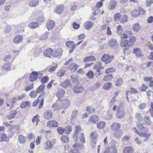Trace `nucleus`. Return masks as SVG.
Returning a JSON list of instances; mask_svg holds the SVG:
<instances>
[{"mask_svg": "<svg viewBox=\"0 0 153 153\" xmlns=\"http://www.w3.org/2000/svg\"><path fill=\"white\" fill-rule=\"evenodd\" d=\"M81 128L79 126H76L75 133L73 135V138L78 142L79 139V141L82 143H84L85 142V137L83 133H81Z\"/></svg>", "mask_w": 153, "mask_h": 153, "instance_id": "1", "label": "nucleus"}, {"mask_svg": "<svg viewBox=\"0 0 153 153\" xmlns=\"http://www.w3.org/2000/svg\"><path fill=\"white\" fill-rule=\"evenodd\" d=\"M114 59L113 55L110 56L107 54H104L101 57V60L105 62V64L110 63Z\"/></svg>", "mask_w": 153, "mask_h": 153, "instance_id": "2", "label": "nucleus"}, {"mask_svg": "<svg viewBox=\"0 0 153 153\" xmlns=\"http://www.w3.org/2000/svg\"><path fill=\"white\" fill-rule=\"evenodd\" d=\"M73 147L74 150H71L69 153H79L78 150L83 149L84 146L82 144L76 143L73 145Z\"/></svg>", "mask_w": 153, "mask_h": 153, "instance_id": "3", "label": "nucleus"}, {"mask_svg": "<svg viewBox=\"0 0 153 153\" xmlns=\"http://www.w3.org/2000/svg\"><path fill=\"white\" fill-rule=\"evenodd\" d=\"M108 44L111 47L114 49L117 48L119 46L117 41L113 38H111L108 40Z\"/></svg>", "mask_w": 153, "mask_h": 153, "instance_id": "4", "label": "nucleus"}, {"mask_svg": "<svg viewBox=\"0 0 153 153\" xmlns=\"http://www.w3.org/2000/svg\"><path fill=\"white\" fill-rule=\"evenodd\" d=\"M90 137L92 140L91 141V146L93 147L96 144V139L98 137V134L96 131H94L91 133Z\"/></svg>", "mask_w": 153, "mask_h": 153, "instance_id": "5", "label": "nucleus"}, {"mask_svg": "<svg viewBox=\"0 0 153 153\" xmlns=\"http://www.w3.org/2000/svg\"><path fill=\"white\" fill-rule=\"evenodd\" d=\"M132 130L134 131L135 132L138 134L140 135L141 136L145 137L146 139L143 140L144 141H145L146 140L149 139V137L151 135V134L150 133L147 134L146 133H143L142 132H139L136 127L133 128Z\"/></svg>", "mask_w": 153, "mask_h": 153, "instance_id": "6", "label": "nucleus"}, {"mask_svg": "<svg viewBox=\"0 0 153 153\" xmlns=\"http://www.w3.org/2000/svg\"><path fill=\"white\" fill-rule=\"evenodd\" d=\"M74 43L73 41H68L66 43V45L67 47L69 48H71V49L69 51L70 53H72L76 47V44H74Z\"/></svg>", "mask_w": 153, "mask_h": 153, "instance_id": "7", "label": "nucleus"}, {"mask_svg": "<svg viewBox=\"0 0 153 153\" xmlns=\"http://www.w3.org/2000/svg\"><path fill=\"white\" fill-rule=\"evenodd\" d=\"M125 114L126 112L123 110L118 109L116 111V115L118 119H120L124 117Z\"/></svg>", "mask_w": 153, "mask_h": 153, "instance_id": "8", "label": "nucleus"}, {"mask_svg": "<svg viewBox=\"0 0 153 153\" xmlns=\"http://www.w3.org/2000/svg\"><path fill=\"white\" fill-rule=\"evenodd\" d=\"M55 23L54 21L49 20L48 21L46 24V27L48 30H52L54 27Z\"/></svg>", "mask_w": 153, "mask_h": 153, "instance_id": "9", "label": "nucleus"}, {"mask_svg": "<svg viewBox=\"0 0 153 153\" xmlns=\"http://www.w3.org/2000/svg\"><path fill=\"white\" fill-rule=\"evenodd\" d=\"M53 53V51L51 48H48L43 53V56L51 58L52 56Z\"/></svg>", "mask_w": 153, "mask_h": 153, "instance_id": "10", "label": "nucleus"}, {"mask_svg": "<svg viewBox=\"0 0 153 153\" xmlns=\"http://www.w3.org/2000/svg\"><path fill=\"white\" fill-rule=\"evenodd\" d=\"M52 117V112L49 110H47L44 113V117L45 119L49 120L51 119Z\"/></svg>", "mask_w": 153, "mask_h": 153, "instance_id": "11", "label": "nucleus"}, {"mask_svg": "<svg viewBox=\"0 0 153 153\" xmlns=\"http://www.w3.org/2000/svg\"><path fill=\"white\" fill-rule=\"evenodd\" d=\"M37 72L33 71L30 74L29 76V79L31 82H33L36 80L37 78Z\"/></svg>", "mask_w": 153, "mask_h": 153, "instance_id": "12", "label": "nucleus"}, {"mask_svg": "<svg viewBox=\"0 0 153 153\" xmlns=\"http://www.w3.org/2000/svg\"><path fill=\"white\" fill-rule=\"evenodd\" d=\"M23 39V37L22 36H17L14 38L13 42L15 44H18L22 41Z\"/></svg>", "mask_w": 153, "mask_h": 153, "instance_id": "13", "label": "nucleus"}, {"mask_svg": "<svg viewBox=\"0 0 153 153\" xmlns=\"http://www.w3.org/2000/svg\"><path fill=\"white\" fill-rule=\"evenodd\" d=\"M84 90V88L82 86H75L73 88L74 92L77 94L80 93Z\"/></svg>", "mask_w": 153, "mask_h": 153, "instance_id": "14", "label": "nucleus"}, {"mask_svg": "<svg viewBox=\"0 0 153 153\" xmlns=\"http://www.w3.org/2000/svg\"><path fill=\"white\" fill-rule=\"evenodd\" d=\"M70 102L69 100L65 99L62 101L61 104V108L64 109H66L69 105Z\"/></svg>", "mask_w": 153, "mask_h": 153, "instance_id": "15", "label": "nucleus"}, {"mask_svg": "<svg viewBox=\"0 0 153 153\" xmlns=\"http://www.w3.org/2000/svg\"><path fill=\"white\" fill-rule=\"evenodd\" d=\"M133 53H134L137 57H141L143 56L139 48H133Z\"/></svg>", "mask_w": 153, "mask_h": 153, "instance_id": "16", "label": "nucleus"}, {"mask_svg": "<svg viewBox=\"0 0 153 153\" xmlns=\"http://www.w3.org/2000/svg\"><path fill=\"white\" fill-rule=\"evenodd\" d=\"M99 120L98 117L97 115H93L89 120V122L91 123L96 124Z\"/></svg>", "mask_w": 153, "mask_h": 153, "instance_id": "17", "label": "nucleus"}, {"mask_svg": "<svg viewBox=\"0 0 153 153\" xmlns=\"http://www.w3.org/2000/svg\"><path fill=\"white\" fill-rule=\"evenodd\" d=\"M62 50L61 49H57L53 52L52 56L54 57H57L59 56H61L62 53Z\"/></svg>", "mask_w": 153, "mask_h": 153, "instance_id": "18", "label": "nucleus"}, {"mask_svg": "<svg viewBox=\"0 0 153 153\" xmlns=\"http://www.w3.org/2000/svg\"><path fill=\"white\" fill-rule=\"evenodd\" d=\"M3 71H9L10 70V65L9 63L4 64L1 68Z\"/></svg>", "mask_w": 153, "mask_h": 153, "instance_id": "19", "label": "nucleus"}, {"mask_svg": "<svg viewBox=\"0 0 153 153\" xmlns=\"http://www.w3.org/2000/svg\"><path fill=\"white\" fill-rule=\"evenodd\" d=\"M47 126L49 127H56L58 126V123L55 120L49 121L47 123Z\"/></svg>", "mask_w": 153, "mask_h": 153, "instance_id": "20", "label": "nucleus"}, {"mask_svg": "<svg viewBox=\"0 0 153 153\" xmlns=\"http://www.w3.org/2000/svg\"><path fill=\"white\" fill-rule=\"evenodd\" d=\"M78 67V65L75 63L71 64L68 66V69L73 71H75Z\"/></svg>", "mask_w": 153, "mask_h": 153, "instance_id": "21", "label": "nucleus"}, {"mask_svg": "<svg viewBox=\"0 0 153 153\" xmlns=\"http://www.w3.org/2000/svg\"><path fill=\"white\" fill-rule=\"evenodd\" d=\"M143 10H133L131 11V14L134 17H137L141 13L143 12Z\"/></svg>", "mask_w": 153, "mask_h": 153, "instance_id": "22", "label": "nucleus"}, {"mask_svg": "<svg viewBox=\"0 0 153 153\" xmlns=\"http://www.w3.org/2000/svg\"><path fill=\"white\" fill-rule=\"evenodd\" d=\"M93 23L92 22L88 21L86 22L84 24V27L87 30H90L92 27Z\"/></svg>", "mask_w": 153, "mask_h": 153, "instance_id": "23", "label": "nucleus"}, {"mask_svg": "<svg viewBox=\"0 0 153 153\" xmlns=\"http://www.w3.org/2000/svg\"><path fill=\"white\" fill-rule=\"evenodd\" d=\"M134 150L133 148L131 146H127L124 149L123 153H133Z\"/></svg>", "mask_w": 153, "mask_h": 153, "instance_id": "24", "label": "nucleus"}, {"mask_svg": "<svg viewBox=\"0 0 153 153\" xmlns=\"http://www.w3.org/2000/svg\"><path fill=\"white\" fill-rule=\"evenodd\" d=\"M17 111L15 110H11L9 115L7 117L8 120H10L13 119L17 114Z\"/></svg>", "mask_w": 153, "mask_h": 153, "instance_id": "25", "label": "nucleus"}, {"mask_svg": "<svg viewBox=\"0 0 153 153\" xmlns=\"http://www.w3.org/2000/svg\"><path fill=\"white\" fill-rule=\"evenodd\" d=\"M141 28V26L138 23H136L132 25L133 30L136 32H138Z\"/></svg>", "mask_w": 153, "mask_h": 153, "instance_id": "26", "label": "nucleus"}, {"mask_svg": "<svg viewBox=\"0 0 153 153\" xmlns=\"http://www.w3.org/2000/svg\"><path fill=\"white\" fill-rule=\"evenodd\" d=\"M144 124L146 126H149L151 125V121L149 117L147 116H145L143 118Z\"/></svg>", "mask_w": 153, "mask_h": 153, "instance_id": "27", "label": "nucleus"}, {"mask_svg": "<svg viewBox=\"0 0 153 153\" xmlns=\"http://www.w3.org/2000/svg\"><path fill=\"white\" fill-rule=\"evenodd\" d=\"M96 60V58L93 56H88L85 58L83 61L84 62H86L89 61H95Z\"/></svg>", "mask_w": 153, "mask_h": 153, "instance_id": "28", "label": "nucleus"}, {"mask_svg": "<svg viewBox=\"0 0 153 153\" xmlns=\"http://www.w3.org/2000/svg\"><path fill=\"white\" fill-rule=\"evenodd\" d=\"M65 93V90L61 89L58 91L57 93L56 94V96L58 98H61L63 97Z\"/></svg>", "mask_w": 153, "mask_h": 153, "instance_id": "29", "label": "nucleus"}, {"mask_svg": "<svg viewBox=\"0 0 153 153\" xmlns=\"http://www.w3.org/2000/svg\"><path fill=\"white\" fill-rule=\"evenodd\" d=\"M18 140L19 142L21 144H24L26 141V137L21 134L19 135Z\"/></svg>", "mask_w": 153, "mask_h": 153, "instance_id": "30", "label": "nucleus"}, {"mask_svg": "<svg viewBox=\"0 0 153 153\" xmlns=\"http://www.w3.org/2000/svg\"><path fill=\"white\" fill-rule=\"evenodd\" d=\"M9 138L7 137L6 134H0V141L1 142L8 141Z\"/></svg>", "mask_w": 153, "mask_h": 153, "instance_id": "31", "label": "nucleus"}, {"mask_svg": "<svg viewBox=\"0 0 153 153\" xmlns=\"http://www.w3.org/2000/svg\"><path fill=\"white\" fill-rule=\"evenodd\" d=\"M38 23L37 22H32L28 25V27L31 29H34L38 27Z\"/></svg>", "mask_w": 153, "mask_h": 153, "instance_id": "32", "label": "nucleus"}, {"mask_svg": "<svg viewBox=\"0 0 153 153\" xmlns=\"http://www.w3.org/2000/svg\"><path fill=\"white\" fill-rule=\"evenodd\" d=\"M105 124V123L103 121H100L98 123L97 122V128L99 129H102L104 127Z\"/></svg>", "mask_w": 153, "mask_h": 153, "instance_id": "33", "label": "nucleus"}, {"mask_svg": "<svg viewBox=\"0 0 153 153\" xmlns=\"http://www.w3.org/2000/svg\"><path fill=\"white\" fill-rule=\"evenodd\" d=\"M120 125L118 123H113L111 126V128L113 130H117L120 127Z\"/></svg>", "mask_w": 153, "mask_h": 153, "instance_id": "34", "label": "nucleus"}, {"mask_svg": "<svg viewBox=\"0 0 153 153\" xmlns=\"http://www.w3.org/2000/svg\"><path fill=\"white\" fill-rule=\"evenodd\" d=\"M123 84V80L120 77L117 78L115 82V85L116 86H120Z\"/></svg>", "mask_w": 153, "mask_h": 153, "instance_id": "35", "label": "nucleus"}, {"mask_svg": "<svg viewBox=\"0 0 153 153\" xmlns=\"http://www.w3.org/2000/svg\"><path fill=\"white\" fill-rule=\"evenodd\" d=\"M103 68L104 67L102 66V62H101L97 63V64L95 65L94 67V69H96L97 70H100L103 69Z\"/></svg>", "mask_w": 153, "mask_h": 153, "instance_id": "36", "label": "nucleus"}, {"mask_svg": "<svg viewBox=\"0 0 153 153\" xmlns=\"http://www.w3.org/2000/svg\"><path fill=\"white\" fill-rule=\"evenodd\" d=\"M127 20L128 16H127L123 15L121 16L119 22L121 23L124 24L127 21Z\"/></svg>", "mask_w": 153, "mask_h": 153, "instance_id": "37", "label": "nucleus"}, {"mask_svg": "<svg viewBox=\"0 0 153 153\" xmlns=\"http://www.w3.org/2000/svg\"><path fill=\"white\" fill-rule=\"evenodd\" d=\"M39 0H32L29 3V5L30 7L36 6L38 4Z\"/></svg>", "mask_w": 153, "mask_h": 153, "instance_id": "38", "label": "nucleus"}, {"mask_svg": "<svg viewBox=\"0 0 153 153\" xmlns=\"http://www.w3.org/2000/svg\"><path fill=\"white\" fill-rule=\"evenodd\" d=\"M45 84H42L39 86L37 88L36 91L38 93H41L43 91L45 88Z\"/></svg>", "mask_w": 153, "mask_h": 153, "instance_id": "39", "label": "nucleus"}, {"mask_svg": "<svg viewBox=\"0 0 153 153\" xmlns=\"http://www.w3.org/2000/svg\"><path fill=\"white\" fill-rule=\"evenodd\" d=\"M70 83V80H66L64 82L60 83V86L62 87L66 88L68 86Z\"/></svg>", "mask_w": 153, "mask_h": 153, "instance_id": "40", "label": "nucleus"}, {"mask_svg": "<svg viewBox=\"0 0 153 153\" xmlns=\"http://www.w3.org/2000/svg\"><path fill=\"white\" fill-rule=\"evenodd\" d=\"M117 4V2L114 0L111 1L109 4V7L111 9H114Z\"/></svg>", "mask_w": 153, "mask_h": 153, "instance_id": "41", "label": "nucleus"}, {"mask_svg": "<svg viewBox=\"0 0 153 153\" xmlns=\"http://www.w3.org/2000/svg\"><path fill=\"white\" fill-rule=\"evenodd\" d=\"M48 34L49 32H45L43 35L40 37L39 39L42 40H45L48 38Z\"/></svg>", "mask_w": 153, "mask_h": 153, "instance_id": "42", "label": "nucleus"}, {"mask_svg": "<svg viewBox=\"0 0 153 153\" xmlns=\"http://www.w3.org/2000/svg\"><path fill=\"white\" fill-rule=\"evenodd\" d=\"M30 102L29 101H26L22 102L20 106L21 108H25L30 105Z\"/></svg>", "mask_w": 153, "mask_h": 153, "instance_id": "43", "label": "nucleus"}, {"mask_svg": "<svg viewBox=\"0 0 153 153\" xmlns=\"http://www.w3.org/2000/svg\"><path fill=\"white\" fill-rule=\"evenodd\" d=\"M52 107L54 110H57L60 109L61 108V105H59L58 102H56L52 105Z\"/></svg>", "mask_w": 153, "mask_h": 153, "instance_id": "44", "label": "nucleus"}, {"mask_svg": "<svg viewBox=\"0 0 153 153\" xmlns=\"http://www.w3.org/2000/svg\"><path fill=\"white\" fill-rule=\"evenodd\" d=\"M46 146L45 147V149L46 150H50L52 147V145L51 142L48 141L46 142Z\"/></svg>", "mask_w": 153, "mask_h": 153, "instance_id": "45", "label": "nucleus"}, {"mask_svg": "<svg viewBox=\"0 0 153 153\" xmlns=\"http://www.w3.org/2000/svg\"><path fill=\"white\" fill-rule=\"evenodd\" d=\"M128 40L126 39H123L121 41L120 46L121 47H125L128 44Z\"/></svg>", "mask_w": 153, "mask_h": 153, "instance_id": "46", "label": "nucleus"}, {"mask_svg": "<svg viewBox=\"0 0 153 153\" xmlns=\"http://www.w3.org/2000/svg\"><path fill=\"white\" fill-rule=\"evenodd\" d=\"M65 72V70L62 69L60 70L56 73V75L57 76L60 77L64 75Z\"/></svg>", "mask_w": 153, "mask_h": 153, "instance_id": "47", "label": "nucleus"}, {"mask_svg": "<svg viewBox=\"0 0 153 153\" xmlns=\"http://www.w3.org/2000/svg\"><path fill=\"white\" fill-rule=\"evenodd\" d=\"M113 78L112 75L111 74H108L105 76L103 78V80L106 81H108L111 80Z\"/></svg>", "mask_w": 153, "mask_h": 153, "instance_id": "48", "label": "nucleus"}, {"mask_svg": "<svg viewBox=\"0 0 153 153\" xmlns=\"http://www.w3.org/2000/svg\"><path fill=\"white\" fill-rule=\"evenodd\" d=\"M86 110L89 113H91L94 112L95 109L91 106H88L87 107Z\"/></svg>", "mask_w": 153, "mask_h": 153, "instance_id": "49", "label": "nucleus"}, {"mask_svg": "<svg viewBox=\"0 0 153 153\" xmlns=\"http://www.w3.org/2000/svg\"><path fill=\"white\" fill-rule=\"evenodd\" d=\"M61 141L63 143H66L69 142V139L66 135H63L61 138Z\"/></svg>", "mask_w": 153, "mask_h": 153, "instance_id": "50", "label": "nucleus"}, {"mask_svg": "<svg viewBox=\"0 0 153 153\" xmlns=\"http://www.w3.org/2000/svg\"><path fill=\"white\" fill-rule=\"evenodd\" d=\"M87 76L89 79H92L94 76V74L92 71L90 70L88 72Z\"/></svg>", "mask_w": 153, "mask_h": 153, "instance_id": "51", "label": "nucleus"}, {"mask_svg": "<svg viewBox=\"0 0 153 153\" xmlns=\"http://www.w3.org/2000/svg\"><path fill=\"white\" fill-rule=\"evenodd\" d=\"M112 85L111 82H107L103 86V89L105 90H107L109 89Z\"/></svg>", "mask_w": 153, "mask_h": 153, "instance_id": "52", "label": "nucleus"}, {"mask_svg": "<svg viewBox=\"0 0 153 153\" xmlns=\"http://www.w3.org/2000/svg\"><path fill=\"white\" fill-rule=\"evenodd\" d=\"M78 113V111L77 110L74 111L71 115V119L73 120H75L76 117Z\"/></svg>", "mask_w": 153, "mask_h": 153, "instance_id": "53", "label": "nucleus"}, {"mask_svg": "<svg viewBox=\"0 0 153 153\" xmlns=\"http://www.w3.org/2000/svg\"><path fill=\"white\" fill-rule=\"evenodd\" d=\"M65 133L67 134H69L72 130V128L70 126H67L65 128Z\"/></svg>", "mask_w": 153, "mask_h": 153, "instance_id": "54", "label": "nucleus"}, {"mask_svg": "<svg viewBox=\"0 0 153 153\" xmlns=\"http://www.w3.org/2000/svg\"><path fill=\"white\" fill-rule=\"evenodd\" d=\"M38 117V115L37 114L34 116L32 120V122L33 123H34L36 122V126H37L39 121V119L37 118Z\"/></svg>", "mask_w": 153, "mask_h": 153, "instance_id": "55", "label": "nucleus"}, {"mask_svg": "<svg viewBox=\"0 0 153 153\" xmlns=\"http://www.w3.org/2000/svg\"><path fill=\"white\" fill-rule=\"evenodd\" d=\"M135 118L137 120L139 121H141L143 119V117L142 116V115L140 113H138L136 114Z\"/></svg>", "mask_w": 153, "mask_h": 153, "instance_id": "56", "label": "nucleus"}, {"mask_svg": "<svg viewBox=\"0 0 153 153\" xmlns=\"http://www.w3.org/2000/svg\"><path fill=\"white\" fill-rule=\"evenodd\" d=\"M122 31L123 27L121 25H119L117 27V31L119 35L122 34Z\"/></svg>", "mask_w": 153, "mask_h": 153, "instance_id": "57", "label": "nucleus"}, {"mask_svg": "<svg viewBox=\"0 0 153 153\" xmlns=\"http://www.w3.org/2000/svg\"><path fill=\"white\" fill-rule=\"evenodd\" d=\"M49 80V78L48 76H45V77H43L41 79L40 81L43 84L47 82Z\"/></svg>", "mask_w": 153, "mask_h": 153, "instance_id": "58", "label": "nucleus"}, {"mask_svg": "<svg viewBox=\"0 0 153 153\" xmlns=\"http://www.w3.org/2000/svg\"><path fill=\"white\" fill-rule=\"evenodd\" d=\"M37 92L36 91H32L30 94V97L33 98H35L37 95Z\"/></svg>", "mask_w": 153, "mask_h": 153, "instance_id": "59", "label": "nucleus"}, {"mask_svg": "<svg viewBox=\"0 0 153 153\" xmlns=\"http://www.w3.org/2000/svg\"><path fill=\"white\" fill-rule=\"evenodd\" d=\"M100 83L99 82H97L96 84L94 85V86L92 87L91 89V90L94 91L100 87Z\"/></svg>", "mask_w": 153, "mask_h": 153, "instance_id": "60", "label": "nucleus"}, {"mask_svg": "<svg viewBox=\"0 0 153 153\" xmlns=\"http://www.w3.org/2000/svg\"><path fill=\"white\" fill-rule=\"evenodd\" d=\"M121 16L120 13L116 14L114 16V19L115 21H117L119 20H120Z\"/></svg>", "mask_w": 153, "mask_h": 153, "instance_id": "61", "label": "nucleus"}, {"mask_svg": "<svg viewBox=\"0 0 153 153\" xmlns=\"http://www.w3.org/2000/svg\"><path fill=\"white\" fill-rule=\"evenodd\" d=\"M34 83H31V85L27 86L26 88H25V90L26 91H28L31 89H32L33 87Z\"/></svg>", "mask_w": 153, "mask_h": 153, "instance_id": "62", "label": "nucleus"}, {"mask_svg": "<svg viewBox=\"0 0 153 153\" xmlns=\"http://www.w3.org/2000/svg\"><path fill=\"white\" fill-rule=\"evenodd\" d=\"M137 126L138 129L140 130L143 131V129L145 128L144 127H143V124L141 123H139L137 124Z\"/></svg>", "mask_w": 153, "mask_h": 153, "instance_id": "63", "label": "nucleus"}, {"mask_svg": "<svg viewBox=\"0 0 153 153\" xmlns=\"http://www.w3.org/2000/svg\"><path fill=\"white\" fill-rule=\"evenodd\" d=\"M57 131L59 134H62L65 132L64 128L60 127H58L57 128Z\"/></svg>", "mask_w": 153, "mask_h": 153, "instance_id": "64", "label": "nucleus"}]
</instances>
